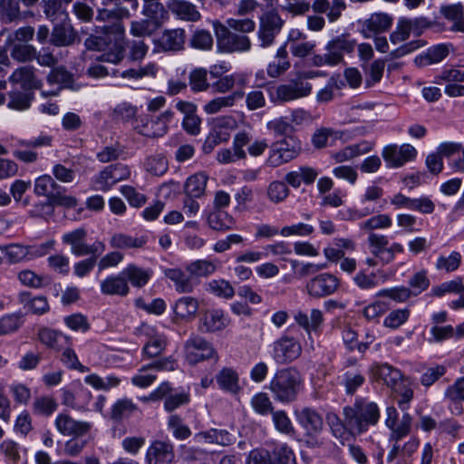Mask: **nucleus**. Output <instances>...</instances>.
I'll return each mask as SVG.
<instances>
[{
	"label": "nucleus",
	"mask_w": 464,
	"mask_h": 464,
	"mask_svg": "<svg viewBox=\"0 0 464 464\" xmlns=\"http://www.w3.org/2000/svg\"><path fill=\"white\" fill-rule=\"evenodd\" d=\"M343 416L348 427V434L356 437L366 432L370 426H375L380 420V410L373 401L359 398L353 405L343 409Z\"/></svg>",
	"instance_id": "obj_1"
},
{
	"label": "nucleus",
	"mask_w": 464,
	"mask_h": 464,
	"mask_svg": "<svg viewBox=\"0 0 464 464\" xmlns=\"http://www.w3.org/2000/svg\"><path fill=\"white\" fill-rule=\"evenodd\" d=\"M302 387V378L294 368L278 370L272 377L268 389L273 398L282 403H290L297 399Z\"/></svg>",
	"instance_id": "obj_2"
},
{
	"label": "nucleus",
	"mask_w": 464,
	"mask_h": 464,
	"mask_svg": "<svg viewBox=\"0 0 464 464\" xmlns=\"http://www.w3.org/2000/svg\"><path fill=\"white\" fill-rule=\"evenodd\" d=\"M356 48V40L349 34H342L333 37L324 46V54H314L312 63L314 66H335L344 61V54H351Z\"/></svg>",
	"instance_id": "obj_3"
},
{
	"label": "nucleus",
	"mask_w": 464,
	"mask_h": 464,
	"mask_svg": "<svg viewBox=\"0 0 464 464\" xmlns=\"http://www.w3.org/2000/svg\"><path fill=\"white\" fill-rule=\"evenodd\" d=\"M174 112L167 110L158 115L143 114L133 121L135 131L150 139L161 138L169 131V124L173 119Z\"/></svg>",
	"instance_id": "obj_4"
},
{
	"label": "nucleus",
	"mask_w": 464,
	"mask_h": 464,
	"mask_svg": "<svg viewBox=\"0 0 464 464\" xmlns=\"http://www.w3.org/2000/svg\"><path fill=\"white\" fill-rule=\"evenodd\" d=\"M217 39L218 52L223 53H244L251 48L248 36L230 32L219 20L211 22Z\"/></svg>",
	"instance_id": "obj_5"
},
{
	"label": "nucleus",
	"mask_w": 464,
	"mask_h": 464,
	"mask_svg": "<svg viewBox=\"0 0 464 464\" xmlns=\"http://www.w3.org/2000/svg\"><path fill=\"white\" fill-rule=\"evenodd\" d=\"M301 150L300 140L294 136H288L272 143L266 159V164L273 168L279 167L295 160Z\"/></svg>",
	"instance_id": "obj_6"
},
{
	"label": "nucleus",
	"mask_w": 464,
	"mask_h": 464,
	"mask_svg": "<svg viewBox=\"0 0 464 464\" xmlns=\"http://www.w3.org/2000/svg\"><path fill=\"white\" fill-rule=\"evenodd\" d=\"M86 237V229L78 227L63 234L62 241L71 246V253L76 256H100L105 251V244L102 241L96 240L92 245H88Z\"/></svg>",
	"instance_id": "obj_7"
},
{
	"label": "nucleus",
	"mask_w": 464,
	"mask_h": 464,
	"mask_svg": "<svg viewBox=\"0 0 464 464\" xmlns=\"http://www.w3.org/2000/svg\"><path fill=\"white\" fill-rule=\"evenodd\" d=\"M312 85L301 78H295L285 84L276 86L271 92V100L275 103H284L308 96Z\"/></svg>",
	"instance_id": "obj_8"
},
{
	"label": "nucleus",
	"mask_w": 464,
	"mask_h": 464,
	"mask_svg": "<svg viewBox=\"0 0 464 464\" xmlns=\"http://www.w3.org/2000/svg\"><path fill=\"white\" fill-rule=\"evenodd\" d=\"M382 156L389 168H401L417 157V150L409 143L389 144L382 149Z\"/></svg>",
	"instance_id": "obj_9"
},
{
	"label": "nucleus",
	"mask_w": 464,
	"mask_h": 464,
	"mask_svg": "<svg viewBox=\"0 0 464 464\" xmlns=\"http://www.w3.org/2000/svg\"><path fill=\"white\" fill-rule=\"evenodd\" d=\"M302 353V346L294 337L283 335L273 344L272 357L278 364L289 363Z\"/></svg>",
	"instance_id": "obj_10"
},
{
	"label": "nucleus",
	"mask_w": 464,
	"mask_h": 464,
	"mask_svg": "<svg viewBox=\"0 0 464 464\" xmlns=\"http://www.w3.org/2000/svg\"><path fill=\"white\" fill-rule=\"evenodd\" d=\"M340 284V279L336 276L323 273L307 282L306 290L310 296L320 298L334 294L339 289Z\"/></svg>",
	"instance_id": "obj_11"
},
{
	"label": "nucleus",
	"mask_w": 464,
	"mask_h": 464,
	"mask_svg": "<svg viewBox=\"0 0 464 464\" xmlns=\"http://www.w3.org/2000/svg\"><path fill=\"white\" fill-rule=\"evenodd\" d=\"M283 25V20L275 11L265 13L260 18L257 37L260 45L266 48L273 44L276 34L280 32Z\"/></svg>",
	"instance_id": "obj_12"
},
{
	"label": "nucleus",
	"mask_w": 464,
	"mask_h": 464,
	"mask_svg": "<svg viewBox=\"0 0 464 464\" xmlns=\"http://www.w3.org/2000/svg\"><path fill=\"white\" fill-rule=\"evenodd\" d=\"M130 176V170L128 166L117 163L106 167L95 178L96 189L108 191L114 184Z\"/></svg>",
	"instance_id": "obj_13"
},
{
	"label": "nucleus",
	"mask_w": 464,
	"mask_h": 464,
	"mask_svg": "<svg viewBox=\"0 0 464 464\" xmlns=\"http://www.w3.org/2000/svg\"><path fill=\"white\" fill-rule=\"evenodd\" d=\"M393 23L392 15L386 13H373L361 21L360 34L366 39L389 31Z\"/></svg>",
	"instance_id": "obj_14"
},
{
	"label": "nucleus",
	"mask_w": 464,
	"mask_h": 464,
	"mask_svg": "<svg viewBox=\"0 0 464 464\" xmlns=\"http://www.w3.org/2000/svg\"><path fill=\"white\" fill-rule=\"evenodd\" d=\"M186 359L190 364H196L200 361L211 358L216 355L212 345L205 339L193 336L185 343Z\"/></svg>",
	"instance_id": "obj_15"
},
{
	"label": "nucleus",
	"mask_w": 464,
	"mask_h": 464,
	"mask_svg": "<svg viewBox=\"0 0 464 464\" xmlns=\"http://www.w3.org/2000/svg\"><path fill=\"white\" fill-rule=\"evenodd\" d=\"M294 320L296 324L301 327L308 335L310 341V348L314 350V340L312 338V332L317 333L322 327L324 317V314L319 309H312L308 315L302 310H297L294 314Z\"/></svg>",
	"instance_id": "obj_16"
},
{
	"label": "nucleus",
	"mask_w": 464,
	"mask_h": 464,
	"mask_svg": "<svg viewBox=\"0 0 464 464\" xmlns=\"http://www.w3.org/2000/svg\"><path fill=\"white\" fill-rule=\"evenodd\" d=\"M420 446L417 437H411L403 445L393 442L387 455V461L391 464H411L413 454Z\"/></svg>",
	"instance_id": "obj_17"
},
{
	"label": "nucleus",
	"mask_w": 464,
	"mask_h": 464,
	"mask_svg": "<svg viewBox=\"0 0 464 464\" xmlns=\"http://www.w3.org/2000/svg\"><path fill=\"white\" fill-rule=\"evenodd\" d=\"M54 425L61 434L72 437H82L92 428L90 422L76 420L67 413L58 414Z\"/></svg>",
	"instance_id": "obj_18"
},
{
	"label": "nucleus",
	"mask_w": 464,
	"mask_h": 464,
	"mask_svg": "<svg viewBox=\"0 0 464 464\" xmlns=\"http://www.w3.org/2000/svg\"><path fill=\"white\" fill-rule=\"evenodd\" d=\"M173 445L168 441L155 440L147 450L149 464H170L174 459Z\"/></svg>",
	"instance_id": "obj_19"
},
{
	"label": "nucleus",
	"mask_w": 464,
	"mask_h": 464,
	"mask_svg": "<svg viewBox=\"0 0 464 464\" xmlns=\"http://www.w3.org/2000/svg\"><path fill=\"white\" fill-rule=\"evenodd\" d=\"M297 422L305 430L307 434L315 435L324 427L322 416L313 408L304 407L295 411Z\"/></svg>",
	"instance_id": "obj_20"
},
{
	"label": "nucleus",
	"mask_w": 464,
	"mask_h": 464,
	"mask_svg": "<svg viewBox=\"0 0 464 464\" xmlns=\"http://www.w3.org/2000/svg\"><path fill=\"white\" fill-rule=\"evenodd\" d=\"M228 324L229 320L225 316L223 310L211 309L206 311L202 314L199 329L206 333H215L222 331L228 325Z\"/></svg>",
	"instance_id": "obj_21"
},
{
	"label": "nucleus",
	"mask_w": 464,
	"mask_h": 464,
	"mask_svg": "<svg viewBox=\"0 0 464 464\" xmlns=\"http://www.w3.org/2000/svg\"><path fill=\"white\" fill-rule=\"evenodd\" d=\"M100 289L102 294L105 295L126 296L130 289L126 278L123 277L121 272L117 275L107 276L101 282Z\"/></svg>",
	"instance_id": "obj_22"
},
{
	"label": "nucleus",
	"mask_w": 464,
	"mask_h": 464,
	"mask_svg": "<svg viewBox=\"0 0 464 464\" xmlns=\"http://www.w3.org/2000/svg\"><path fill=\"white\" fill-rule=\"evenodd\" d=\"M244 95L245 92L243 91H235L226 96L215 97L204 104L203 111L208 115L221 112L227 108L233 107Z\"/></svg>",
	"instance_id": "obj_23"
},
{
	"label": "nucleus",
	"mask_w": 464,
	"mask_h": 464,
	"mask_svg": "<svg viewBox=\"0 0 464 464\" xmlns=\"http://www.w3.org/2000/svg\"><path fill=\"white\" fill-rule=\"evenodd\" d=\"M186 33L182 28L165 30L159 39L160 47L165 52H177L184 49Z\"/></svg>",
	"instance_id": "obj_24"
},
{
	"label": "nucleus",
	"mask_w": 464,
	"mask_h": 464,
	"mask_svg": "<svg viewBox=\"0 0 464 464\" xmlns=\"http://www.w3.org/2000/svg\"><path fill=\"white\" fill-rule=\"evenodd\" d=\"M12 83L19 84L24 90H35L41 87V81L34 74L31 66H22L13 72L9 77Z\"/></svg>",
	"instance_id": "obj_25"
},
{
	"label": "nucleus",
	"mask_w": 464,
	"mask_h": 464,
	"mask_svg": "<svg viewBox=\"0 0 464 464\" xmlns=\"http://www.w3.org/2000/svg\"><path fill=\"white\" fill-rule=\"evenodd\" d=\"M450 46V44H446L433 45L425 53L416 56L414 62L419 67L440 63L449 55Z\"/></svg>",
	"instance_id": "obj_26"
},
{
	"label": "nucleus",
	"mask_w": 464,
	"mask_h": 464,
	"mask_svg": "<svg viewBox=\"0 0 464 464\" xmlns=\"http://www.w3.org/2000/svg\"><path fill=\"white\" fill-rule=\"evenodd\" d=\"M218 388L227 393L237 394L240 390L239 375L236 370L225 367L216 374Z\"/></svg>",
	"instance_id": "obj_27"
},
{
	"label": "nucleus",
	"mask_w": 464,
	"mask_h": 464,
	"mask_svg": "<svg viewBox=\"0 0 464 464\" xmlns=\"http://www.w3.org/2000/svg\"><path fill=\"white\" fill-rule=\"evenodd\" d=\"M77 33L70 24V20L60 22L53 27L51 42L56 46H68L74 43Z\"/></svg>",
	"instance_id": "obj_28"
},
{
	"label": "nucleus",
	"mask_w": 464,
	"mask_h": 464,
	"mask_svg": "<svg viewBox=\"0 0 464 464\" xmlns=\"http://www.w3.org/2000/svg\"><path fill=\"white\" fill-rule=\"evenodd\" d=\"M123 277L126 282L130 284L133 287L141 288L150 281L152 272L150 269H146L138 266L135 264H129L121 270Z\"/></svg>",
	"instance_id": "obj_29"
},
{
	"label": "nucleus",
	"mask_w": 464,
	"mask_h": 464,
	"mask_svg": "<svg viewBox=\"0 0 464 464\" xmlns=\"http://www.w3.org/2000/svg\"><path fill=\"white\" fill-rule=\"evenodd\" d=\"M346 132L332 128H320L312 136V143L316 149H323L334 145L337 140H345Z\"/></svg>",
	"instance_id": "obj_30"
},
{
	"label": "nucleus",
	"mask_w": 464,
	"mask_h": 464,
	"mask_svg": "<svg viewBox=\"0 0 464 464\" xmlns=\"http://www.w3.org/2000/svg\"><path fill=\"white\" fill-rule=\"evenodd\" d=\"M169 10L179 19L187 22H197L201 18V14L197 6L191 2L181 0L168 4Z\"/></svg>",
	"instance_id": "obj_31"
},
{
	"label": "nucleus",
	"mask_w": 464,
	"mask_h": 464,
	"mask_svg": "<svg viewBox=\"0 0 464 464\" xmlns=\"http://www.w3.org/2000/svg\"><path fill=\"white\" fill-rule=\"evenodd\" d=\"M290 68L286 45L284 44L276 51L275 60L268 63L266 72L268 76L277 78Z\"/></svg>",
	"instance_id": "obj_32"
},
{
	"label": "nucleus",
	"mask_w": 464,
	"mask_h": 464,
	"mask_svg": "<svg viewBox=\"0 0 464 464\" xmlns=\"http://www.w3.org/2000/svg\"><path fill=\"white\" fill-rule=\"evenodd\" d=\"M147 243L145 237H131L123 233H115L110 238V246L115 249L142 248Z\"/></svg>",
	"instance_id": "obj_33"
},
{
	"label": "nucleus",
	"mask_w": 464,
	"mask_h": 464,
	"mask_svg": "<svg viewBox=\"0 0 464 464\" xmlns=\"http://www.w3.org/2000/svg\"><path fill=\"white\" fill-rule=\"evenodd\" d=\"M198 310V301L192 296L178 299L173 306L174 314L180 319L194 318Z\"/></svg>",
	"instance_id": "obj_34"
},
{
	"label": "nucleus",
	"mask_w": 464,
	"mask_h": 464,
	"mask_svg": "<svg viewBox=\"0 0 464 464\" xmlns=\"http://www.w3.org/2000/svg\"><path fill=\"white\" fill-rule=\"evenodd\" d=\"M143 14L159 28L168 20L169 14L159 1L144 3Z\"/></svg>",
	"instance_id": "obj_35"
},
{
	"label": "nucleus",
	"mask_w": 464,
	"mask_h": 464,
	"mask_svg": "<svg viewBox=\"0 0 464 464\" xmlns=\"http://www.w3.org/2000/svg\"><path fill=\"white\" fill-rule=\"evenodd\" d=\"M412 426V417L410 413L404 412L401 420H397L393 426H390L389 441L400 442L403 438L411 433Z\"/></svg>",
	"instance_id": "obj_36"
},
{
	"label": "nucleus",
	"mask_w": 464,
	"mask_h": 464,
	"mask_svg": "<svg viewBox=\"0 0 464 464\" xmlns=\"http://www.w3.org/2000/svg\"><path fill=\"white\" fill-rule=\"evenodd\" d=\"M370 251L374 257L385 265L384 258L387 256L389 248L388 237L384 235L370 233L367 238Z\"/></svg>",
	"instance_id": "obj_37"
},
{
	"label": "nucleus",
	"mask_w": 464,
	"mask_h": 464,
	"mask_svg": "<svg viewBox=\"0 0 464 464\" xmlns=\"http://www.w3.org/2000/svg\"><path fill=\"white\" fill-rule=\"evenodd\" d=\"M207 222L211 229L217 231L232 229L235 225V219L231 215L218 209L208 215Z\"/></svg>",
	"instance_id": "obj_38"
},
{
	"label": "nucleus",
	"mask_w": 464,
	"mask_h": 464,
	"mask_svg": "<svg viewBox=\"0 0 464 464\" xmlns=\"http://www.w3.org/2000/svg\"><path fill=\"white\" fill-rule=\"evenodd\" d=\"M167 346V337L163 334L153 332L142 348V354L147 358L160 355Z\"/></svg>",
	"instance_id": "obj_39"
},
{
	"label": "nucleus",
	"mask_w": 464,
	"mask_h": 464,
	"mask_svg": "<svg viewBox=\"0 0 464 464\" xmlns=\"http://www.w3.org/2000/svg\"><path fill=\"white\" fill-rule=\"evenodd\" d=\"M19 301L24 309L34 314H43L49 310L47 299L44 296L32 297L30 293L23 292L19 295Z\"/></svg>",
	"instance_id": "obj_40"
},
{
	"label": "nucleus",
	"mask_w": 464,
	"mask_h": 464,
	"mask_svg": "<svg viewBox=\"0 0 464 464\" xmlns=\"http://www.w3.org/2000/svg\"><path fill=\"white\" fill-rule=\"evenodd\" d=\"M60 187L50 175H42L34 180V191L37 196L45 197L51 201Z\"/></svg>",
	"instance_id": "obj_41"
},
{
	"label": "nucleus",
	"mask_w": 464,
	"mask_h": 464,
	"mask_svg": "<svg viewBox=\"0 0 464 464\" xmlns=\"http://www.w3.org/2000/svg\"><path fill=\"white\" fill-rule=\"evenodd\" d=\"M166 276L174 283L179 293H191L194 289L192 278L180 269H169L166 271Z\"/></svg>",
	"instance_id": "obj_42"
},
{
	"label": "nucleus",
	"mask_w": 464,
	"mask_h": 464,
	"mask_svg": "<svg viewBox=\"0 0 464 464\" xmlns=\"http://www.w3.org/2000/svg\"><path fill=\"white\" fill-rule=\"evenodd\" d=\"M44 13L52 22H64L69 19L68 13L61 0H43Z\"/></svg>",
	"instance_id": "obj_43"
},
{
	"label": "nucleus",
	"mask_w": 464,
	"mask_h": 464,
	"mask_svg": "<svg viewBox=\"0 0 464 464\" xmlns=\"http://www.w3.org/2000/svg\"><path fill=\"white\" fill-rule=\"evenodd\" d=\"M39 340L42 343L46 345L47 347L53 349H60L63 345L64 343H70V337L63 334L61 332L50 329V328H43L39 331L38 334Z\"/></svg>",
	"instance_id": "obj_44"
},
{
	"label": "nucleus",
	"mask_w": 464,
	"mask_h": 464,
	"mask_svg": "<svg viewBox=\"0 0 464 464\" xmlns=\"http://www.w3.org/2000/svg\"><path fill=\"white\" fill-rule=\"evenodd\" d=\"M372 149V145L368 141H362L345 147L342 150L334 153L333 158L336 162H343L350 160L359 155L369 152Z\"/></svg>",
	"instance_id": "obj_45"
},
{
	"label": "nucleus",
	"mask_w": 464,
	"mask_h": 464,
	"mask_svg": "<svg viewBox=\"0 0 464 464\" xmlns=\"http://www.w3.org/2000/svg\"><path fill=\"white\" fill-rule=\"evenodd\" d=\"M373 372L376 376L382 379L386 385L391 388L395 387L402 381L401 371L387 363L376 365Z\"/></svg>",
	"instance_id": "obj_46"
},
{
	"label": "nucleus",
	"mask_w": 464,
	"mask_h": 464,
	"mask_svg": "<svg viewBox=\"0 0 464 464\" xmlns=\"http://www.w3.org/2000/svg\"><path fill=\"white\" fill-rule=\"evenodd\" d=\"M208 179V176L203 172L190 176L185 183L186 196L201 197L205 193Z\"/></svg>",
	"instance_id": "obj_47"
},
{
	"label": "nucleus",
	"mask_w": 464,
	"mask_h": 464,
	"mask_svg": "<svg viewBox=\"0 0 464 464\" xmlns=\"http://www.w3.org/2000/svg\"><path fill=\"white\" fill-rule=\"evenodd\" d=\"M374 108L373 103L365 102L351 106L346 111V118L343 123L363 122L367 120L369 113Z\"/></svg>",
	"instance_id": "obj_48"
},
{
	"label": "nucleus",
	"mask_w": 464,
	"mask_h": 464,
	"mask_svg": "<svg viewBox=\"0 0 464 464\" xmlns=\"http://www.w3.org/2000/svg\"><path fill=\"white\" fill-rule=\"evenodd\" d=\"M97 20L99 21H112L111 25H104L102 27L104 34H121L124 32V27L120 18H116V14L113 9H101L98 12Z\"/></svg>",
	"instance_id": "obj_49"
},
{
	"label": "nucleus",
	"mask_w": 464,
	"mask_h": 464,
	"mask_svg": "<svg viewBox=\"0 0 464 464\" xmlns=\"http://www.w3.org/2000/svg\"><path fill=\"white\" fill-rule=\"evenodd\" d=\"M384 195V190L382 187L372 183L368 185L360 198L361 204L365 206H370L375 208V212H377V206L382 199Z\"/></svg>",
	"instance_id": "obj_50"
},
{
	"label": "nucleus",
	"mask_w": 464,
	"mask_h": 464,
	"mask_svg": "<svg viewBox=\"0 0 464 464\" xmlns=\"http://www.w3.org/2000/svg\"><path fill=\"white\" fill-rule=\"evenodd\" d=\"M392 224V218L387 214H377L372 216L368 219L361 222L359 224V227L361 230L373 233V230L376 229H385L389 228Z\"/></svg>",
	"instance_id": "obj_51"
},
{
	"label": "nucleus",
	"mask_w": 464,
	"mask_h": 464,
	"mask_svg": "<svg viewBox=\"0 0 464 464\" xmlns=\"http://www.w3.org/2000/svg\"><path fill=\"white\" fill-rule=\"evenodd\" d=\"M167 426L177 440H184L191 435L189 427L184 423L182 418L178 414H171L169 417Z\"/></svg>",
	"instance_id": "obj_52"
},
{
	"label": "nucleus",
	"mask_w": 464,
	"mask_h": 464,
	"mask_svg": "<svg viewBox=\"0 0 464 464\" xmlns=\"http://www.w3.org/2000/svg\"><path fill=\"white\" fill-rule=\"evenodd\" d=\"M272 464H296L293 450L286 444L276 445L270 452Z\"/></svg>",
	"instance_id": "obj_53"
},
{
	"label": "nucleus",
	"mask_w": 464,
	"mask_h": 464,
	"mask_svg": "<svg viewBox=\"0 0 464 464\" xmlns=\"http://www.w3.org/2000/svg\"><path fill=\"white\" fill-rule=\"evenodd\" d=\"M188 83L195 92H206L210 84L208 82V71L205 68H196L189 72Z\"/></svg>",
	"instance_id": "obj_54"
},
{
	"label": "nucleus",
	"mask_w": 464,
	"mask_h": 464,
	"mask_svg": "<svg viewBox=\"0 0 464 464\" xmlns=\"http://www.w3.org/2000/svg\"><path fill=\"white\" fill-rule=\"evenodd\" d=\"M144 166L146 170L154 176H162L169 169L168 160L162 154L149 156L145 160Z\"/></svg>",
	"instance_id": "obj_55"
},
{
	"label": "nucleus",
	"mask_w": 464,
	"mask_h": 464,
	"mask_svg": "<svg viewBox=\"0 0 464 464\" xmlns=\"http://www.w3.org/2000/svg\"><path fill=\"white\" fill-rule=\"evenodd\" d=\"M207 290L220 298L231 299L235 295V289L225 279L211 280L208 284Z\"/></svg>",
	"instance_id": "obj_56"
},
{
	"label": "nucleus",
	"mask_w": 464,
	"mask_h": 464,
	"mask_svg": "<svg viewBox=\"0 0 464 464\" xmlns=\"http://www.w3.org/2000/svg\"><path fill=\"white\" fill-rule=\"evenodd\" d=\"M213 83V88L218 93H227L234 89L236 84H244L245 79L240 74H227L219 78Z\"/></svg>",
	"instance_id": "obj_57"
},
{
	"label": "nucleus",
	"mask_w": 464,
	"mask_h": 464,
	"mask_svg": "<svg viewBox=\"0 0 464 464\" xmlns=\"http://www.w3.org/2000/svg\"><path fill=\"white\" fill-rule=\"evenodd\" d=\"M289 188L283 181H273L266 188L267 198L274 204H279L285 200L289 195Z\"/></svg>",
	"instance_id": "obj_58"
},
{
	"label": "nucleus",
	"mask_w": 464,
	"mask_h": 464,
	"mask_svg": "<svg viewBox=\"0 0 464 464\" xmlns=\"http://www.w3.org/2000/svg\"><path fill=\"white\" fill-rule=\"evenodd\" d=\"M365 382L361 371L348 370L343 375V383L347 394H353Z\"/></svg>",
	"instance_id": "obj_59"
},
{
	"label": "nucleus",
	"mask_w": 464,
	"mask_h": 464,
	"mask_svg": "<svg viewBox=\"0 0 464 464\" xmlns=\"http://www.w3.org/2000/svg\"><path fill=\"white\" fill-rule=\"evenodd\" d=\"M153 368L150 364L142 366L138 372L131 377V383L139 388H147L150 386L157 379L153 373Z\"/></svg>",
	"instance_id": "obj_60"
},
{
	"label": "nucleus",
	"mask_w": 464,
	"mask_h": 464,
	"mask_svg": "<svg viewBox=\"0 0 464 464\" xmlns=\"http://www.w3.org/2000/svg\"><path fill=\"white\" fill-rule=\"evenodd\" d=\"M188 271L196 276H208L217 270V263L212 260L199 259L190 263Z\"/></svg>",
	"instance_id": "obj_61"
},
{
	"label": "nucleus",
	"mask_w": 464,
	"mask_h": 464,
	"mask_svg": "<svg viewBox=\"0 0 464 464\" xmlns=\"http://www.w3.org/2000/svg\"><path fill=\"white\" fill-rule=\"evenodd\" d=\"M251 406L255 412L259 415H268L274 411L273 403L266 392H257L251 399Z\"/></svg>",
	"instance_id": "obj_62"
},
{
	"label": "nucleus",
	"mask_w": 464,
	"mask_h": 464,
	"mask_svg": "<svg viewBox=\"0 0 464 464\" xmlns=\"http://www.w3.org/2000/svg\"><path fill=\"white\" fill-rule=\"evenodd\" d=\"M10 54L14 60L18 62H30L36 57V49L31 44H14Z\"/></svg>",
	"instance_id": "obj_63"
},
{
	"label": "nucleus",
	"mask_w": 464,
	"mask_h": 464,
	"mask_svg": "<svg viewBox=\"0 0 464 464\" xmlns=\"http://www.w3.org/2000/svg\"><path fill=\"white\" fill-rule=\"evenodd\" d=\"M461 259V255L457 251H453L447 256H440L437 259L435 266L438 270L450 273L459 267Z\"/></svg>",
	"instance_id": "obj_64"
}]
</instances>
